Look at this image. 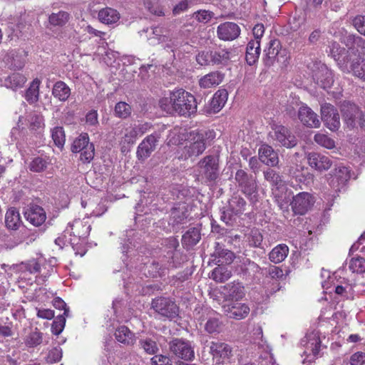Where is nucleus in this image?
Segmentation results:
<instances>
[{
	"mask_svg": "<svg viewBox=\"0 0 365 365\" xmlns=\"http://www.w3.org/2000/svg\"><path fill=\"white\" fill-rule=\"evenodd\" d=\"M163 243L168 250L167 255L158 261H154L150 266L148 272L153 277H160L165 274L166 270L177 267L179 262L175 260L179 242L177 238L171 237L164 240Z\"/></svg>",
	"mask_w": 365,
	"mask_h": 365,
	"instance_id": "f257e3e1",
	"label": "nucleus"
},
{
	"mask_svg": "<svg viewBox=\"0 0 365 365\" xmlns=\"http://www.w3.org/2000/svg\"><path fill=\"white\" fill-rule=\"evenodd\" d=\"M173 110L180 115L189 117L197 111L195 96L182 88L173 91Z\"/></svg>",
	"mask_w": 365,
	"mask_h": 365,
	"instance_id": "f03ea898",
	"label": "nucleus"
},
{
	"mask_svg": "<svg viewBox=\"0 0 365 365\" xmlns=\"http://www.w3.org/2000/svg\"><path fill=\"white\" fill-rule=\"evenodd\" d=\"M206 132L202 130H193L190 133L183 153L179 155L180 159H187L191 157H197L205 150Z\"/></svg>",
	"mask_w": 365,
	"mask_h": 365,
	"instance_id": "7ed1b4c3",
	"label": "nucleus"
},
{
	"mask_svg": "<svg viewBox=\"0 0 365 365\" xmlns=\"http://www.w3.org/2000/svg\"><path fill=\"white\" fill-rule=\"evenodd\" d=\"M235 179L240 191L250 202L255 203L258 201V185L255 177L247 175L243 170H238Z\"/></svg>",
	"mask_w": 365,
	"mask_h": 365,
	"instance_id": "20e7f679",
	"label": "nucleus"
},
{
	"mask_svg": "<svg viewBox=\"0 0 365 365\" xmlns=\"http://www.w3.org/2000/svg\"><path fill=\"white\" fill-rule=\"evenodd\" d=\"M71 151L80 153V160L83 163H90L93 159L95 154L94 145L90 143L86 133L81 134L73 140Z\"/></svg>",
	"mask_w": 365,
	"mask_h": 365,
	"instance_id": "39448f33",
	"label": "nucleus"
},
{
	"mask_svg": "<svg viewBox=\"0 0 365 365\" xmlns=\"http://www.w3.org/2000/svg\"><path fill=\"white\" fill-rule=\"evenodd\" d=\"M209 352L212 356L215 365H225L232 356V347L224 342L211 341Z\"/></svg>",
	"mask_w": 365,
	"mask_h": 365,
	"instance_id": "423d86ee",
	"label": "nucleus"
},
{
	"mask_svg": "<svg viewBox=\"0 0 365 365\" xmlns=\"http://www.w3.org/2000/svg\"><path fill=\"white\" fill-rule=\"evenodd\" d=\"M152 308L160 316L173 319L178 315V307L169 297H157L152 301Z\"/></svg>",
	"mask_w": 365,
	"mask_h": 365,
	"instance_id": "0eeeda50",
	"label": "nucleus"
},
{
	"mask_svg": "<svg viewBox=\"0 0 365 365\" xmlns=\"http://www.w3.org/2000/svg\"><path fill=\"white\" fill-rule=\"evenodd\" d=\"M265 63L272 65L275 61L285 63L288 59L287 51L282 48L278 39L271 40L268 47L264 50Z\"/></svg>",
	"mask_w": 365,
	"mask_h": 365,
	"instance_id": "6e6552de",
	"label": "nucleus"
},
{
	"mask_svg": "<svg viewBox=\"0 0 365 365\" xmlns=\"http://www.w3.org/2000/svg\"><path fill=\"white\" fill-rule=\"evenodd\" d=\"M314 202L315 198L311 193L302 192L292 197L290 205L295 215H303L312 207Z\"/></svg>",
	"mask_w": 365,
	"mask_h": 365,
	"instance_id": "1a4fd4ad",
	"label": "nucleus"
},
{
	"mask_svg": "<svg viewBox=\"0 0 365 365\" xmlns=\"http://www.w3.org/2000/svg\"><path fill=\"white\" fill-rule=\"evenodd\" d=\"M169 348L175 356L185 361H191L195 357L194 349L187 340L174 339L169 343Z\"/></svg>",
	"mask_w": 365,
	"mask_h": 365,
	"instance_id": "9d476101",
	"label": "nucleus"
},
{
	"mask_svg": "<svg viewBox=\"0 0 365 365\" xmlns=\"http://www.w3.org/2000/svg\"><path fill=\"white\" fill-rule=\"evenodd\" d=\"M322 120L325 126L334 131L340 127V118L337 110L329 103H324L321 106Z\"/></svg>",
	"mask_w": 365,
	"mask_h": 365,
	"instance_id": "9b49d317",
	"label": "nucleus"
},
{
	"mask_svg": "<svg viewBox=\"0 0 365 365\" xmlns=\"http://www.w3.org/2000/svg\"><path fill=\"white\" fill-rule=\"evenodd\" d=\"M270 136L273 140L277 141L279 145L286 148H292L297 144L295 136L282 125H273Z\"/></svg>",
	"mask_w": 365,
	"mask_h": 365,
	"instance_id": "f8f14e48",
	"label": "nucleus"
},
{
	"mask_svg": "<svg viewBox=\"0 0 365 365\" xmlns=\"http://www.w3.org/2000/svg\"><path fill=\"white\" fill-rule=\"evenodd\" d=\"M301 344L304 347V354L308 356L311 355L313 357L317 356L321 347L319 331L314 330L308 332L302 339Z\"/></svg>",
	"mask_w": 365,
	"mask_h": 365,
	"instance_id": "ddd939ff",
	"label": "nucleus"
},
{
	"mask_svg": "<svg viewBox=\"0 0 365 365\" xmlns=\"http://www.w3.org/2000/svg\"><path fill=\"white\" fill-rule=\"evenodd\" d=\"M199 173L209 180L218 177V162L214 156H206L198 163Z\"/></svg>",
	"mask_w": 365,
	"mask_h": 365,
	"instance_id": "4468645a",
	"label": "nucleus"
},
{
	"mask_svg": "<svg viewBox=\"0 0 365 365\" xmlns=\"http://www.w3.org/2000/svg\"><path fill=\"white\" fill-rule=\"evenodd\" d=\"M221 294L228 303L237 302L244 297L245 287L241 282L235 281L222 287Z\"/></svg>",
	"mask_w": 365,
	"mask_h": 365,
	"instance_id": "2eb2a0df",
	"label": "nucleus"
},
{
	"mask_svg": "<svg viewBox=\"0 0 365 365\" xmlns=\"http://www.w3.org/2000/svg\"><path fill=\"white\" fill-rule=\"evenodd\" d=\"M329 179V185L336 191H340L350 178L349 169L344 166H339L334 169Z\"/></svg>",
	"mask_w": 365,
	"mask_h": 365,
	"instance_id": "dca6fc26",
	"label": "nucleus"
},
{
	"mask_svg": "<svg viewBox=\"0 0 365 365\" xmlns=\"http://www.w3.org/2000/svg\"><path fill=\"white\" fill-rule=\"evenodd\" d=\"M91 230V226L88 220L76 219L68 224L65 232L81 240L86 238Z\"/></svg>",
	"mask_w": 365,
	"mask_h": 365,
	"instance_id": "f3484780",
	"label": "nucleus"
},
{
	"mask_svg": "<svg viewBox=\"0 0 365 365\" xmlns=\"http://www.w3.org/2000/svg\"><path fill=\"white\" fill-rule=\"evenodd\" d=\"M24 217L31 225L38 227L46 221V214L41 206L31 204L25 209Z\"/></svg>",
	"mask_w": 365,
	"mask_h": 365,
	"instance_id": "a211bd4d",
	"label": "nucleus"
},
{
	"mask_svg": "<svg viewBox=\"0 0 365 365\" xmlns=\"http://www.w3.org/2000/svg\"><path fill=\"white\" fill-rule=\"evenodd\" d=\"M314 81L324 89L331 88L334 83L331 70L324 64H320L313 74Z\"/></svg>",
	"mask_w": 365,
	"mask_h": 365,
	"instance_id": "6ab92c4d",
	"label": "nucleus"
},
{
	"mask_svg": "<svg viewBox=\"0 0 365 365\" xmlns=\"http://www.w3.org/2000/svg\"><path fill=\"white\" fill-rule=\"evenodd\" d=\"M222 308L228 317L238 320L245 318L250 311L247 304L237 302L227 303Z\"/></svg>",
	"mask_w": 365,
	"mask_h": 365,
	"instance_id": "aec40b11",
	"label": "nucleus"
},
{
	"mask_svg": "<svg viewBox=\"0 0 365 365\" xmlns=\"http://www.w3.org/2000/svg\"><path fill=\"white\" fill-rule=\"evenodd\" d=\"M307 161L312 168L319 172L329 170L333 163L329 156L315 152L308 153Z\"/></svg>",
	"mask_w": 365,
	"mask_h": 365,
	"instance_id": "412c9836",
	"label": "nucleus"
},
{
	"mask_svg": "<svg viewBox=\"0 0 365 365\" xmlns=\"http://www.w3.org/2000/svg\"><path fill=\"white\" fill-rule=\"evenodd\" d=\"M159 138L160 134L157 133L147 136L138 147V158L142 160L148 158L155 149Z\"/></svg>",
	"mask_w": 365,
	"mask_h": 365,
	"instance_id": "4be33fe9",
	"label": "nucleus"
},
{
	"mask_svg": "<svg viewBox=\"0 0 365 365\" xmlns=\"http://www.w3.org/2000/svg\"><path fill=\"white\" fill-rule=\"evenodd\" d=\"M240 34L239 26L234 22H225L220 24L217 29L218 38L223 41H232Z\"/></svg>",
	"mask_w": 365,
	"mask_h": 365,
	"instance_id": "5701e85b",
	"label": "nucleus"
},
{
	"mask_svg": "<svg viewBox=\"0 0 365 365\" xmlns=\"http://www.w3.org/2000/svg\"><path fill=\"white\" fill-rule=\"evenodd\" d=\"M341 71L344 73H351L356 78L365 82V58L357 57L346 65L341 66Z\"/></svg>",
	"mask_w": 365,
	"mask_h": 365,
	"instance_id": "b1692460",
	"label": "nucleus"
},
{
	"mask_svg": "<svg viewBox=\"0 0 365 365\" xmlns=\"http://www.w3.org/2000/svg\"><path fill=\"white\" fill-rule=\"evenodd\" d=\"M298 118L303 125L309 128H319L320 126V120L317 114L305 104H302L299 108Z\"/></svg>",
	"mask_w": 365,
	"mask_h": 365,
	"instance_id": "393cba45",
	"label": "nucleus"
},
{
	"mask_svg": "<svg viewBox=\"0 0 365 365\" xmlns=\"http://www.w3.org/2000/svg\"><path fill=\"white\" fill-rule=\"evenodd\" d=\"M213 261L217 265L230 264L235 258V254L220 245L219 242L215 243V251L212 255Z\"/></svg>",
	"mask_w": 365,
	"mask_h": 365,
	"instance_id": "a878e982",
	"label": "nucleus"
},
{
	"mask_svg": "<svg viewBox=\"0 0 365 365\" xmlns=\"http://www.w3.org/2000/svg\"><path fill=\"white\" fill-rule=\"evenodd\" d=\"M258 154L261 162L268 166L274 167L279 163L277 153L271 146L267 144L260 146Z\"/></svg>",
	"mask_w": 365,
	"mask_h": 365,
	"instance_id": "bb28decb",
	"label": "nucleus"
},
{
	"mask_svg": "<svg viewBox=\"0 0 365 365\" xmlns=\"http://www.w3.org/2000/svg\"><path fill=\"white\" fill-rule=\"evenodd\" d=\"M142 32L145 33L148 41L150 45L155 46L163 43L168 40L167 31L160 26H155L144 29Z\"/></svg>",
	"mask_w": 365,
	"mask_h": 365,
	"instance_id": "cd10ccee",
	"label": "nucleus"
},
{
	"mask_svg": "<svg viewBox=\"0 0 365 365\" xmlns=\"http://www.w3.org/2000/svg\"><path fill=\"white\" fill-rule=\"evenodd\" d=\"M328 52L334 61L337 62L340 69L341 66L346 65L349 61L347 51L344 47H341L337 42L334 41L329 44Z\"/></svg>",
	"mask_w": 365,
	"mask_h": 365,
	"instance_id": "c85d7f7f",
	"label": "nucleus"
},
{
	"mask_svg": "<svg viewBox=\"0 0 365 365\" xmlns=\"http://www.w3.org/2000/svg\"><path fill=\"white\" fill-rule=\"evenodd\" d=\"M114 336L118 342L125 346H132L136 341L135 334L124 325L115 329Z\"/></svg>",
	"mask_w": 365,
	"mask_h": 365,
	"instance_id": "c756f323",
	"label": "nucleus"
},
{
	"mask_svg": "<svg viewBox=\"0 0 365 365\" xmlns=\"http://www.w3.org/2000/svg\"><path fill=\"white\" fill-rule=\"evenodd\" d=\"M334 287L335 293L342 298L351 300L354 299V284L351 283L348 279L345 278L338 279Z\"/></svg>",
	"mask_w": 365,
	"mask_h": 365,
	"instance_id": "7c9ffc66",
	"label": "nucleus"
},
{
	"mask_svg": "<svg viewBox=\"0 0 365 365\" xmlns=\"http://www.w3.org/2000/svg\"><path fill=\"white\" fill-rule=\"evenodd\" d=\"M0 75H1V69ZM0 81L2 82L6 88L16 91L24 86L26 81V78L21 73H14L6 77L0 76Z\"/></svg>",
	"mask_w": 365,
	"mask_h": 365,
	"instance_id": "2f4dec72",
	"label": "nucleus"
},
{
	"mask_svg": "<svg viewBox=\"0 0 365 365\" xmlns=\"http://www.w3.org/2000/svg\"><path fill=\"white\" fill-rule=\"evenodd\" d=\"M187 212V207L185 203L177 204L171 210L170 224L175 226L183 223L188 216Z\"/></svg>",
	"mask_w": 365,
	"mask_h": 365,
	"instance_id": "473e14b6",
	"label": "nucleus"
},
{
	"mask_svg": "<svg viewBox=\"0 0 365 365\" xmlns=\"http://www.w3.org/2000/svg\"><path fill=\"white\" fill-rule=\"evenodd\" d=\"M224 75L219 71L211 72L202 76L199 81V85L203 88H210L218 86L223 80Z\"/></svg>",
	"mask_w": 365,
	"mask_h": 365,
	"instance_id": "72a5a7b5",
	"label": "nucleus"
},
{
	"mask_svg": "<svg viewBox=\"0 0 365 365\" xmlns=\"http://www.w3.org/2000/svg\"><path fill=\"white\" fill-rule=\"evenodd\" d=\"M260 43L258 40H250L247 46L245 59L252 66L259 59L260 54Z\"/></svg>",
	"mask_w": 365,
	"mask_h": 365,
	"instance_id": "f704fd0d",
	"label": "nucleus"
},
{
	"mask_svg": "<svg viewBox=\"0 0 365 365\" xmlns=\"http://www.w3.org/2000/svg\"><path fill=\"white\" fill-rule=\"evenodd\" d=\"M228 92L226 89L218 90L210 101V110L213 113L219 112L227 101Z\"/></svg>",
	"mask_w": 365,
	"mask_h": 365,
	"instance_id": "c9c22d12",
	"label": "nucleus"
},
{
	"mask_svg": "<svg viewBox=\"0 0 365 365\" xmlns=\"http://www.w3.org/2000/svg\"><path fill=\"white\" fill-rule=\"evenodd\" d=\"M98 17L103 24L110 25L119 20L120 14L114 9L106 7L99 11Z\"/></svg>",
	"mask_w": 365,
	"mask_h": 365,
	"instance_id": "e433bc0d",
	"label": "nucleus"
},
{
	"mask_svg": "<svg viewBox=\"0 0 365 365\" xmlns=\"http://www.w3.org/2000/svg\"><path fill=\"white\" fill-rule=\"evenodd\" d=\"M289 253V247L285 244H280L274 247L269 254L271 262L277 264L285 259Z\"/></svg>",
	"mask_w": 365,
	"mask_h": 365,
	"instance_id": "4c0bfd02",
	"label": "nucleus"
},
{
	"mask_svg": "<svg viewBox=\"0 0 365 365\" xmlns=\"http://www.w3.org/2000/svg\"><path fill=\"white\" fill-rule=\"evenodd\" d=\"M235 56V51L228 49H219L212 51V64H226Z\"/></svg>",
	"mask_w": 365,
	"mask_h": 365,
	"instance_id": "58836bf2",
	"label": "nucleus"
},
{
	"mask_svg": "<svg viewBox=\"0 0 365 365\" xmlns=\"http://www.w3.org/2000/svg\"><path fill=\"white\" fill-rule=\"evenodd\" d=\"M21 220L19 211L15 208H9L6 213L5 224L10 230H17L21 225Z\"/></svg>",
	"mask_w": 365,
	"mask_h": 365,
	"instance_id": "ea45409f",
	"label": "nucleus"
},
{
	"mask_svg": "<svg viewBox=\"0 0 365 365\" xmlns=\"http://www.w3.org/2000/svg\"><path fill=\"white\" fill-rule=\"evenodd\" d=\"M201 236L197 228L193 227L189 229L182 237V244L186 248H190L195 245L200 240Z\"/></svg>",
	"mask_w": 365,
	"mask_h": 365,
	"instance_id": "a19ab883",
	"label": "nucleus"
},
{
	"mask_svg": "<svg viewBox=\"0 0 365 365\" xmlns=\"http://www.w3.org/2000/svg\"><path fill=\"white\" fill-rule=\"evenodd\" d=\"M52 94L59 101H65L71 95V89L64 82L59 81L53 85Z\"/></svg>",
	"mask_w": 365,
	"mask_h": 365,
	"instance_id": "79ce46f5",
	"label": "nucleus"
},
{
	"mask_svg": "<svg viewBox=\"0 0 365 365\" xmlns=\"http://www.w3.org/2000/svg\"><path fill=\"white\" fill-rule=\"evenodd\" d=\"M232 276V272L227 267L218 265L215 267L210 275V278L217 282H224L228 280Z\"/></svg>",
	"mask_w": 365,
	"mask_h": 365,
	"instance_id": "37998d69",
	"label": "nucleus"
},
{
	"mask_svg": "<svg viewBox=\"0 0 365 365\" xmlns=\"http://www.w3.org/2000/svg\"><path fill=\"white\" fill-rule=\"evenodd\" d=\"M39 86L40 81L36 78L32 81L29 88L26 90L25 98L29 103H33L37 101L39 95Z\"/></svg>",
	"mask_w": 365,
	"mask_h": 365,
	"instance_id": "c03bdc74",
	"label": "nucleus"
},
{
	"mask_svg": "<svg viewBox=\"0 0 365 365\" xmlns=\"http://www.w3.org/2000/svg\"><path fill=\"white\" fill-rule=\"evenodd\" d=\"M264 179L269 182L272 187L279 189L283 185L282 177L276 171L272 169H267L264 171Z\"/></svg>",
	"mask_w": 365,
	"mask_h": 365,
	"instance_id": "a18cd8bd",
	"label": "nucleus"
},
{
	"mask_svg": "<svg viewBox=\"0 0 365 365\" xmlns=\"http://www.w3.org/2000/svg\"><path fill=\"white\" fill-rule=\"evenodd\" d=\"M187 44V43H185L179 37H170L168 36V40H165V42L163 43L164 48L167 49H170V51L173 53L177 51L181 52L182 47L186 46Z\"/></svg>",
	"mask_w": 365,
	"mask_h": 365,
	"instance_id": "49530a36",
	"label": "nucleus"
},
{
	"mask_svg": "<svg viewBox=\"0 0 365 365\" xmlns=\"http://www.w3.org/2000/svg\"><path fill=\"white\" fill-rule=\"evenodd\" d=\"M69 14L63 11L52 13L48 18L49 23L54 26H62L68 20Z\"/></svg>",
	"mask_w": 365,
	"mask_h": 365,
	"instance_id": "de8ad7c7",
	"label": "nucleus"
},
{
	"mask_svg": "<svg viewBox=\"0 0 365 365\" xmlns=\"http://www.w3.org/2000/svg\"><path fill=\"white\" fill-rule=\"evenodd\" d=\"M51 133L54 144L58 148H62L66 141V135L63 127H54L51 130Z\"/></svg>",
	"mask_w": 365,
	"mask_h": 365,
	"instance_id": "09e8293b",
	"label": "nucleus"
},
{
	"mask_svg": "<svg viewBox=\"0 0 365 365\" xmlns=\"http://www.w3.org/2000/svg\"><path fill=\"white\" fill-rule=\"evenodd\" d=\"M349 268L353 273L362 274L365 272V259L358 257L352 258L349 263Z\"/></svg>",
	"mask_w": 365,
	"mask_h": 365,
	"instance_id": "8fccbe9b",
	"label": "nucleus"
},
{
	"mask_svg": "<svg viewBox=\"0 0 365 365\" xmlns=\"http://www.w3.org/2000/svg\"><path fill=\"white\" fill-rule=\"evenodd\" d=\"M139 346L148 354H155L158 350L156 342L150 338L140 339Z\"/></svg>",
	"mask_w": 365,
	"mask_h": 365,
	"instance_id": "3c124183",
	"label": "nucleus"
},
{
	"mask_svg": "<svg viewBox=\"0 0 365 365\" xmlns=\"http://www.w3.org/2000/svg\"><path fill=\"white\" fill-rule=\"evenodd\" d=\"M246 201L240 196L232 197L230 201V207L232 209V213L238 215L245 210Z\"/></svg>",
	"mask_w": 365,
	"mask_h": 365,
	"instance_id": "603ef678",
	"label": "nucleus"
},
{
	"mask_svg": "<svg viewBox=\"0 0 365 365\" xmlns=\"http://www.w3.org/2000/svg\"><path fill=\"white\" fill-rule=\"evenodd\" d=\"M184 139L185 135L181 132V129L175 128L170 130L168 136V145H171L181 144Z\"/></svg>",
	"mask_w": 365,
	"mask_h": 365,
	"instance_id": "864d4df0",
	"label": "nucleus"
},
{
	"mask_svg": "<svg viewBox=\"0 0 365 365\" xmlns=\"http://www.w3.org/2000/svg\"><path fill=\"white\" fill-rule=\"evenodd\" d=\"M314 141L319 145L327 149H331L335 146L333 139L324 133H318L314 135Z\"/></svg>",
	"mask_w": 365,
	"mask_h": 365,
	"instance_id": "5fc2aeb1",
	"label": "nucleus"
},
{
	"mask_svg": "<svg viewBox=\"0 0 365 365\" xmlns=\"http://www.w3.org/2000/svg\"><path fill=\"white\" fill-rule=\"evenodd\" d=\"M222 328V323L217 317H211L205 324V329L210 334L219 333Z\"/></svg>",
	"mask_w": 365,
	"mask_h": 365,
	"instance_id": "6e6d98bb",
	"label": "nucleus"
},
{
	"mask_svg": "<svg viewBox=\"0 0 365 365\" xmlns=\"http://www.w3.org/2000/svg\"><path fill=\"white\" fill-rule=\"evenodd\" d=\"M114 112L117 117L125 118L130 115L131 108L130 105L125 102H119L115 105Z\"/></svg>",
	"mask_w": 365,
	"mask_h": 365,
	"instance_id": "4d7b16f0",
	"label": "nucleus"
},
{
	"mask_svg": "<svg viewBox=\"0 0 365 365\" xmlns=\"http://www.w3.org/2000/svg\"><path fill=\"white\" fill-rule=\"evenodd\" d=\"M192 17L199 23L207 24L214 17V13L208 10L202 9L194 12Z\"/></svg>",
	"mask_w": 365,
	"mask_h": 365,
	"instance_id": "13d9d810",
	"label": "nucleus"
},
{
	"mask_svg": "<svg viewBox=\"0 0 365 365\" xmlns=\"http://www.w3.org/2000/svg\"><path fill=\"white\" fill-rule=\"evenodd\" d=\"M67 316L58 315L53 322L51 325V331L55 335L60 334L66 324V317Z\"/></svg>",
	"mask_w": 365,
	"mask_h": 365,
	"instance_id": "bf43d9fd",
	"label": "nucleus"
},
{
	"mask_svg": "<svg viewBox=\"0 0 365 365\" xmlns=\"http://www.w3.org/2000/svg\"><path fill=\"white\" fill-rule=\"evenodd\" d=\"M47 162L42 158H35L29 165V169L33 172H42L47 167Z\"/></svg>",
	"mask_w": 365,
	"mask_h": 365,
	"instance_id": "052dcab7",
	"label": "nucleus"
},
{
	"mask_svg": "<svg viewBox=\"0 0 365 365\" xmlns=\"http://www.w3.org/2000/svg\"><path fill=\"white\" fill-rule=\"evenodd\" d=\"M262 235L257 230H252L247 237L249 245L255 247H259L262 242Z\"/></svg>",
	"mask_w": 365,
	"mask_h": 365,
	"instance_id": "680f3d73",
	"label": "nucleus"
},
{
	"mask_svg": "<svg viewBox=\"0 0 365 365\" xmlns=\"http://www.w3.org/2000/svg\"><path fill=\"white\" fill-rule=\"evenodd\" d=\"M42 342V334L38 331L31 332L26 339V344L29 347H35Z\"/></svg>",
	"mask_w": 365,
	"mask_h": 365,
	"instance_id": "e2e57ef3",
	"label": "nucleus"
},
{
	"mask_svg": "<svg viewBox=\"0 0 365 365\" xmlns=\"http://www.w3.org/2000/svg\"><path fill=\"white\" fill-rule=\"evenodd\" d=\"M28 121L29 123L30 129L33 130L40 129L43 125V117L36 113L31 114Z\"/></svg>",
	"mask_w": 365,
	"mask_h": 365,
	"instance_id": "0e129e2a",
	"label": "nucleus"
},
{
	"mask_svg": "<svg viewBox=\"0 0 365 365\" xmlns=\"http://www.w3.org/2000/svg\"><path fill=\"white\" fill-rule=\"evenodd\" d=\"M123 135V143L127 144H133L135 141L136 137L138 136L136 130L133 126L125 128Z\"/></svg>",
	"mask_w": 365,
	"mask_h": 365,
	"instance_id": "69168bd1",
	"label": "nucleus"
},
{
	"mask_svg": "<svg viewBox=\"0 0 365 365\" xmlns=\"http://www.w3.org/2000/svg\"><path fill=\"white\" fill-rule=\"evenodd\" d=\"M212 51H202L196 56L197 63L201 66L212 64Z\"/></svg>",
	"mask_w": 365,
	"mask_h": 365,
	"instance_id": "338daca9",
	"label": "nucleus"
},
{
	"mask_svg": "<svg viewBox=\"0 0 365 365\" xmlns=\"http://www.w3.org/2000/svg\"><path fill=\"white\" fill-rule=\"evenodd\" d=\"M350 365H365V354L359 351L352 354L350 358Z\"/></svg>",
	"mask_w": 365,
	"mask_h": 365,
	"instance_id": "774afa93",
	"label": "nucleus"
}]
</instances>
